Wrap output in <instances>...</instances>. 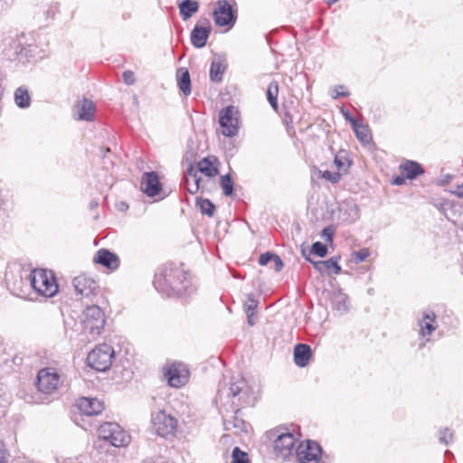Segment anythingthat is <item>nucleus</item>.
<instances>
[{
	"mask_svg": "<svg viewBox=\"0 0 463 463\" xmlns=\"http://www.w3.org/2000/svg\"><path fill=\"white\" fill-rule=\"evenodd\" d=\"M225 69L226 64L224 63V61L221 57H215L211 63L210 79L216 82L221 81Z\"/></svg>",
	"mask_w": 463,
	"mask_h": 463,
	"instance_id": "obj_29",
	"label": "nucleus"
},
{
	"mask_svg": "<svg viewBox=\"0 0 463 463\" xmlns=\"http://www.w3.org/2000/svg\"><path fill=\"white\" fill-rule=\"evenodd\" d=\"M27 402H39V401L36 400H26Z\"/></svg>",
	"mask_w": 463,
	"mask_h": 463,
	"instance_id": "obj_56",
	"label": "nucleus"
},
{
	"mask_svg": "<svg viewBox=\"0 0 463 463\" xmlns=\"http://www.w3.org/2000/svg\"><path fill=\"white\" fill-rule=\"evenodd\" d=\"M232 463H250L248 454L235 447L232 453Z\"/></svg>",
	"mask_w": 463,
	"mask_h": 463,
	"instance_id": "obj_38",
	"label": "nucleus"
},
{
	"mask_svg": "<svg viewBox=\"0 0 463 463\" xmlns=\"http://www.w3.org/2000/svg\"><path fill=\"white\" fill-rule=\"evenodd\" d=\"M12 44L15 47L14 55L16 56L22 52V48L20 47V43L16 40L12 41Z\"/></svg>",
	"mask_w": 463,
	"mask_h": 463,
	"instance_id": "obj_52",
	"label": "nucleus"
},
{
	"mask_svg": "<svg viewBox=\"0 0 463 463\" xmlns=\"http://www.w3.org/2000/svg\"><path fill=\"white\" fill-rule=\"evenodd\" d=\"M197 173L200 172L208 177H213L218 174V169L213 165L209 157H205L198 162Z\"/></svg>",
	"mask_w": 463,
	"mask_h": 463,
	"instance_id": "obj_33",
	"label": "nucleus"
},
{
	"mask_svg": "<svg viewBox=\"0 0 463 463\" xmlns=\"http://www.w3.org/2000/svg\"><path fill=\"white\" fill-rule=\"evenodd\" d=\"M240 409L237 408L235 413L238 414ZM245 422L243 420L239 419L237 415L234 416L232 420H225L224 426L226 430H231L232 428L236 429L237 431H242L244 429Z\"/></svg>",
	"mask_w": 463,
	"mask_h": 463,
	"instance_id": "obj_36",
	"label": "nucleus"
},
{
	"mask_svg": "<svg viewBox=\"0 0 463 463\" xmlns=\"http://www.w3.org/2000/svg\"><path fill=\"white\" fill-rule=\"evenodd\" d=\"M227 394L232 398V404L240 408L253 406L258 393L244 378H232Z\"/></svg>",
	"mask_w": 463,
	"mask_h": 463,
	"instance_id": "obj_2",
	"label": "nucleus"
},
{
	"mask_svg": "<svg viewBox=\"0 0 463 463\" xmlns=\"http://www.w3.org/2000/svg\"><path fill=\"white\" fill-rule=\"evenodd\" d=\"M177 428V420L167 414L165 411H159L152 417L153 431L163 438L173 436Z\"/></svg>",
	"mask_w": 463,
	"mask_h": 463,
	"instance_id": "obj_8",
	"label": "nucleus"
},
{
	"mask_svg": "<svg viewBox=\"0 0 463 463\" xmlns=\"http://www.w3.org/2000/svg\"><path fill=\"white\" fill-rule=\"evenodd\" d=\"M332 308L339 315L346 314L351 307L348 296L339 288L332 287L323 292Z\"/></svg>",
	"mask_w": 463,
	"mask_h": 463,
	"instance_id": "obj_12",
	"label": "nucleus"
},
{
	"mask_svg": "<svg viewBox=\"0 0 463 463\" xmlns=\"http://www.w3.org/2000/svg\"><path fill=\"white\" fill-rule=\"evenodd\" d=\"M405 183L404 176H396L392 180V184L395 185H402Z\"/></svg>",
	"mask_w": 463,
	"mask_h": 463,
	"instance_id": "obj_51",
	"label": "nucleus"
},
{
	"mask_svg": "<svg viewBox=\"0 0 463 463\" xmlns=\"http://www.w3.org/2000/svg\"><path fill=\"white\" fill-rule=\"evenodd\" d=\"M179 14L184 21L190 19L199 10V3L195 0H183L178 5Z\"/></svg>",
	"mask_w": 463,
	"mask_h": 463,
	"instance_id": "obj_24",
	"label": "nucleus"
},
{
	"mask_svg": "<svg viewBox=\"0 0 463 463\" xmlns=\"http://www.w3.org/2000/svg\"><path fill=\"white\" fill-rule=\"evenodd\" d=\"M258 307V301L255 299L253 294L247 296V302L245 304L246 315H255V309Z\"/></svg>",
	"mask_w": 463,
	"mask_h": 463,
	"instance_id": "obj_40",
	"label": "nucleus"
},
{
	"mask_svg": "<svg viewBox=\"0 0 463 463\" xmlns=\"http://www.w3.org/2000/svg\"><path fill=\"white\" fill-rule=\"evenodd\" d=\"M31 270L24 269L20 265L9 266L5 271V283L10 292L19 298H26L29 294V280L26 274Z\"/></svg>",
	"mask_w": 463,
	"mask_h": 463,
	"instance_id": "obj_3",
	"label": "nucleus"
},
{
	"mask_svg": "<svg viewBox=\"0 0 463 463\" xmlns=\"http://www.w3.org/2000/svg\"><path fill=\"white\" fill-rule=\"evenodd\" d=\"M296 439L290 432L279 434L274 439V452L278 458L286 459L294 449Z\"/></svg>",
	"mask_w": 463,
	"mask_h": 463,
	"instance_id": "obj_15",
	"label": "nucleus"
},
{
	"mask_svg": "<svg viewBox=\"0 0 463 463\" xmlns=\"http://www.w3.org/2000/svg\"><path fill=\"white\" fill-rule=\"evenodd\" d=\"M311 252L323 258L327 254V247L320 241H316L312 245Z\"/></svg>",
	"mask_w": 463,
	"mask_h": 463,
	"instance_id": "obj_41",
	"label": "nucleus"
},
{
	"mask_svg": "<svg viewBox=\"0 0 463 463\" xmlns=\"http://www.w3.org/2000/svg\"><path fill=\"white\" fill-rule=\"evenodd\" d=\"M165 375L170 386L179 388L188 382L189 370L182 363H173L165 369Z\"/></svg>",
	"mask_w": 463,
	"mask_h": 463,
	"instance_id": "obj_13",
	"label": "nucleus"
},
{
	"mask_svg": "<svg viewBox=\"0 0 463 463\" xmlns=\"http://www.w3.org/2000/svg\"><path fill=\"white\" fill-rule=\"evenodd\" d=\"M221 187L226 196L233 194V181L230 175H225L221 177Z\"/></svg>",
	"mask_w": 463,
	"mask_h": 463,
	"instance_id": "obj_37",
	"label": "nucleus"
},
{
	"mask_svg": "<svg viewBox=\"0 0 463 463\" xmlns=\"http://www.w3.org/2000/svg\"><path fill=\"white\" fill-rule=\"evenodd\" d=\"M435 319L436 317L434 313H426L423 315L422 318L419 320V335L423 338L419 345L420 348L425 346L426 342L430 341V339L426 337L430 336L436 330L437 324Z\"/></svg>",
	"mask_w": 463,
	"mask_h": 463,
	"instance_id": "obj_18",
	"label": "nucleus"
},
{
	"mask_svg": "<svg viewBox=\"0 0 463 463\" xmlns=\"http://www.w3.org/2000/svg\"><path fill=\"white\" fill-rule=\"evenodd\" d=\"M350 123L354 131L355 132L356 137L363 143H370L372 137L367 127H365L363 123L358 122L354 118H350Z\"/></svg>",
	"mask_w": 463,
	"mask_h": 463,
	"instance_id": "obj_30",
	"label": "nucleus"
},
{
	"mask_svg": "<svg viewBox=\"0 0 463 463\" xmlns=\"http://www.w3.org/2000/svg\"><path fill=\"white\" fill-rule=\"evenodd\" d=\"M332 99H337L339 98L348 97L350 95L346 87L344 85H336L330 90Z\"/></svg>",
	"mask_w": 463,
	"mask_h": 463,
	"instance_id": "obj_39",
	"label": "nucleus"
},
{
	"mask_svg": "<svg viewBox=\"0 0 463 463\" xmlns=\"http://www.w3.org/2000/svg\"><path fill=\"white\" fill-rule=\"evenodd\" d=\"M449 178H450V176H449V175H446L445 180H446V181H449Z\"/></svg>",
	"mask_w": 463,
	"mask_h": 463,
	"instance_id": "obj_58",
	"label": "nucleus"
},
{
	"mask_svg": "<svg viewBox=\"0 0 463 463\" xmlns=\"http://www.w3.org/2000/svg\"><path fill=\"white\" fill-rule=\"evenodd\" d=\"M177 86L184 95L191 94V79L189 71L186 68H179L176 71Z\"/></svg>",
	"mask_w": 463,
	"mask_h": 463,
	"instance_id": "obj_25",
	"label": "nucleus"
},
{
	"mask_svg": "<svg viewBox=\"0 0 463 463\" xmlns=\"http://www.w3.org/2000/svg\"><path fill=\"white\" fill-rule=\"evenodd\" d=\"M61 376L55 368L46 367L37 373L36 387L43 394H52L59 387Z\"/></svg>",
	"mask_w": 463,
	"mask_h": 463,
	"instance_id": "obj_7",
	"label": "nucleus"
},
{
	"mask_svg": "<svg viewBox=\"0 0 463 463\" xmlns=\"http://www.w3.org/2000/svg\"><path fill=\"white\" fill-rule=\"evenodd\" d=\"M94 261L110 269H118L119 264L118 256L106 249L97 251Z\"/></svg>",
	"mask_w": 463,
	"mask_h": 463,
	"instance_id": "obj_22",
	"label": "nucleus"
},
{
	"mask_svg": "<svg viewBox=\"0 0 463 463\" xmlns=\"http://www.w3.org/2000/svg\"><path fill=\"white\" fill-rule=\"evenodd\" d=\"M200 181L201 178L198 176L196 169L191 165L188 168L187 174L185 175V184L187 191L192 194H196L200 187Z\"/></svg>",
	"mask_w": 463,
	"mask_h": 463,
	"instance_id": "obj_28",
	"label": "nucleus"
},
{
	"mask_svg": "<svg viewBox=\"0 0 463 463\" xmlns=\"http://www.w3.org/2000/svg\"><path fill=\"white\" fill-rule=\"evenodd\" d=\"M73 287L76 294L81 298H89L96 294L98 285L97 282L86 275H80L73 279Z\"/></svg>",
	"mask_w": 463,
	"mask_h": 463,
	"instance_id": "obj_16",
	"label": "nucleus"
},
{
	"mask_svg": "<svg viewBox=\"0 0 463 463\" xmlns=\"http://www.w3.org/2000/svg\"><path fill=\"white\" fill-rule=\"evenodd\" d=\"M312 354V350L306 344H298L294 348V361L299 367L307 365Z\"/></svg>",
	"mask_w": 463,
	"mask_h": 463,
	"instance_id": "obj_23",
	"label": "nucleus"
},
{
	"mask_svg": "<svg viewBox=\"0 0 463 463\" xmlns=\"http://www.w3.org/2000/svg\"><path fill=\"white\" fill-rule=\"evenodd\" d=\"M322 453L320 445L313 440L301 443L297 450L300 463H318Z\"/></svg>",
	"mask_w": 463,
	"mask_h": 463,
	"instance_id": "obj_14",
	"label": "nucleus"
},
{
	"mask_svg": "<svg viewBox=\"0 0 463 463\" xmlns=\"http://www.w3.org/2000/svg\"><path fill=\"white\" fill-rule=\"evenodd\" d=\"M312 263L314 264V268L320 273L332 272L334 274H339L341 272V267L335 258L326 260L313 261Z\"/></svg>",
	"mask_w": 463,
	"mask_h": 463,
	"instance_id": "obj_26",
	"label": "nucleus"
},
{
	"mask_svg": "<svg viewBox=\"0 0 463 463\" xmlns=\"http://www.w3.org/2000/svg\"><path fill=\"white\" fill-rule=\"evenodd\" d=\"M353 255H354V262L360 263V262L365 260L367 257H369L370 251L368 249L364 248V249L359 250L358 251H354L353 253Z\"/></svg>",
	"mask_w": 463,
	"mask_h": 463,
	"instance_id": "obj_44",
	"label": "nucleus"
},
{
	"mask_svg": "<svg viewBox=\"0 0 463 463\" xmlns=\"http://www.w3.org/2000/svg\"><path fill=\"white\" fill-rule=\"evenodd\" d=\"M344 115H345V119H346V120H348V121L350 122V118H352V117H351V115L349 114V112H346V113H345Z\"/></svg>",
	"mask_w": 463,
	"mask_h": 463,
	"instance_id": "obj_55",
	"label": "nucleus"
},
{
	"mask_svg": "<svg viewBox=\"0 0 463 463\" xmlns=\"http://www.w3.org/2000/svg\"><path fill=\"white\" fill-rule=\"evenodd\" d=\"M95 110V104L88 99H83L74 107L75 118L82 121H93Z\"/></svg>",
	"mask_w": 463,
	"mask_h": 463,
	"instance_id": "obj_20",
	"label": "nucleus"
},
{
	"mask_svg": "<svg viewBox=\"0 0 463 463\" xmlns=\"http://www.w3.org/2000/svg\"><path fill=\"white\" fill-rule=\"evenodd\" d=\"M400 168L408 179H414L423 173L421 165L415 161H407L403 165H401Z\"/></svg>",
	"mask_w": 463,
	"mask_h": 463,
	"instance_id": "obj_31",
	"label": "nucleus"
},
{
	"mask_svg": "<svg viewBox=\"0 0 463 463\" xmlns=\"http://www.w3.org/2000/svg\"><path fill=\"white\" fill-rule=\"evenodd\" d=\"M277 254L271 253V252H265L261 254L259 258V264L260 266H266L269 262L273 260Z\"/></svg>",
	"mask_w": 463,
	"mask_h": 463,
	"instance_id": "obj_46",
	"label": "nucleus"
},
{
	"mask_svg": "<svg viewBox=\"0 0 463 463\" xmlns=\"http://www.w3.org/2000/svg\"><path fill=\"white\" fill-rule=\"evenodd\" d=\"M271 262L273 263L275 271L279 272L283 269L284 264L279 255H276Z\"/></svg>",
	"mask_w": 463,
	"mask_h": 463,
	"instance_id": "obj_49",
	"label": "nucleus"
},
{
	"mask_svg": "<svg viewBox=\"0 0 463 463\" xmlns=\"http://www.w3.org/2000/svg\"><path fill=\"white\" fill-rule=\"evenodd\" d=\"M342 175L338 171L332 172L329 170H326L322 174V177L332 184H337L341 180Z\"/></svg>",
	"mask_w": 463,
	"mask_h": 463,
	"instance_id": "obj_42",
	"label": "nucleus"
},
{
	"mask_svg": "<svg viewBox=\"0 0 463 463\" xmlns=\"http://www.w3.org/2000/svg\"><path fill=\"white\" fill-rule=\"evenodd\" d=\"M197 205L203 214L212 217L215 211L214 204L209 199H200L197 201Z\"/></svg>",
	"mask_w": 463,
	"mask_h": 463,
	"instance_id": "obj_35",
	"label": "nucleus"
},
{
	"mask_svg": "<svg viewBox=\"0 0 463 463\" xmlns=\"http://www.w3.org/2000/svg\"><path fill=\"white\" fill-rule=\"evenodd\" d=\"M253 317H254V315H247V321L250 326H254V324H255V320H254Z\"/></svg>",
	"mask_w": 463,
	"mask_h": 463,
	"instance_id": "obj_53",
	"label": "nucleus"
},
{
	"mask_svg": "<svg viewBox=\"0 0 463 463\" xmlns=\"http://www.w3.org/2000/svg\"><path fill=\"white\" fill-rule=\"evenodd\" d=\"M9 453L3 441L0 440V463H7Z\"/></svg>",
	"mask_w": 463,
	"mask_h": 463,
	"instance_id": "obj_48",
	"label": "nucleus"
},
{
	"mask_svg": "<svg viewBox=\"0 0 463 463\" xmlns=\"http://www.w3.org/2000/svg\"><path fill=\"white\" fill-rule=\"evenodd\" d=\"M201 23L203 24H197L191 32V43L195 48L204 47L212 32L210 22L207 19Z\"/></svg>",
	"mask_w": 463,
	"mask_h": 463,
	"instance_id": "obj_17",
	"label": "nucleus"
},
{
	"mask_svg": "<svg viewBox=\"0 0 463 463\" xmlns=\"http://www.w3.org/2000/svg\"><path fill=\"white\" fill-rule=\"evenodd\" d=\"M141 189L149 197L157 195L162 190L158 175L153 171L144 173L141 180Z\"/></svg>",
	"mask_w": 463,
	"mask_h": 463,
	"instance_id": "obj_19",
	"label": "nucleus"
},
{
	"mask_svg": "<svg viewBox=\"0 0 463 463\" xmlns=\"http://www.w3.org/2000/svg\"><path fill=\"white\" fill-rule=\"evenodd\" d=\"M153 283L158 292L167 297H184L193 291L187 273L182 268L173 265L161 268Z\"/></svg>",
	"mask_w": 463,
	"mask_h": 463,
	"instance_id": "obj_1",
	"label": "nucleus"
},
{
	"mask_svg": "<svg viewBox=\"0 0 463 463\" xmlns=\"http://www.w3.org/2000/svg\"><path fill=\"white\" fill-rule=\"evenodd\" d=\"M14 102L21 109L29 108L31 105V96L26 87L21 86L14 91Z\"/></svg>",
	"mask_w": 463,
	"mask_h": 463,
	"instance_id": "obj_32",
	"label": "nucleus"
},
{
	"mask_svg": "<svg viewBox=\"0 0 463 463\" xmlns=\"http://www.w3.org/2000/svg\"><path fill=\"white\" fill-rule=\"evenodd\" d=\"M77 405L79 410L88 416L97 415L104 410L103 402L96 398L82 397L79 399Z\"/></svg>",
	"mask_w": 463,
	"mask_h": 463,
	"instance_id": "obj_21",
	"label": "nucleus"
},
{
	"mask_svg": "<svg viewBox=\"0 0 463 463\" xmlns=\"http://www.w3.org/2000/svg\"><path fill=\"white\" fill-rule=\"evenodd\" d=\"M452 193L458 197L463 198V184L461 185H457Z\"/></svg>",
	"mask_w": 463,
	"mask_h": 463,
	"instance_id": "obj_50",
	"label": "nucleus"
},
{
	"mask_svg": "<svg viewBox=\"0 0 463 463\" xmlns=\"http://www.w3.org/2000/svg\"><path fill=\"white\" fill-rule=\"evenodd\" d=\"M214 23L218 26L232 27L237 20V12L226 0L217 2L216 7L213 12Z\"/></svg>",
	"mask_w": 463,
	"mask_h": 463,
	"instance_id": "obj_10",
	"label": "nucleus"
},
{
	"mask_svg": "<svg viewBox=\"0 0 463 463\" xmlns=\"http://www.w3.org/2000/svg\"><path fill=\"white\" fill-rule=\"evenodd\" d=\"M439 441L445 445H449L453 439V433L448 429L439 431Z\"/></svg>",
	"mask_w": 463,
	"mask_h": 463,
	"instance_id": "obj_43",
	"label": "nucleus"
},
{
	"mask_svg": "<svg viewBox=\"0 0 463 463\" xmlns=\"http://www.w3.org/2000/svg\"><path fill=\"white\" fill-rule=\"evenodd\" d=\"M83 316L85 331L90 332L92 336L99 335L105 325V316L102 309L96 305H92L85 309Z\"/></svg>",
	"mask_w": 463,
	"mask_h": 463,
	"instance_id": "obj_9",
	"label": "nucleus"
},
{
	"mask_svg": "<svg viewBox=\"0 0 463 463\" xmlns=\"http://www.w3.org/2000/svg\"><path fill=\"white\" fill-rule=\"evenodd\" d=\"M351 165L352 161L350 160L346 150L342 149L335 156L334 165L341 175L346 174Z\"/></svg>",
	"mask_w": 463,
	"mask_h": 463,
	"instance_id": "obj_27",
	"label": "nucleus"
},
{
	"mask_svg": "<svg viewBox=\"0 0 463 463\" xmlns=\"http://www.w3.org/2000/svg\"><path fill=\"white\" fill-rule=\"evenodd\" d=\"M123 80L128 85H133L136 81L134 72L131 71H126L123 72Z\"/></svg>",
	"mask_w": 463,
	"mask_h": 463,
	"instance_id": "obj_47",
	"label": "nucleus"
},
{
	"mask_svg": "<svg viewBox=\"0 0 463 463\" xmlns=\"http://www.w3.org/2000/svg\"><path fill=\"white\" fill-rule=\"evenodd\" d=\"M449 178H450V176H449V175H446L445 180H446V181H449Z\"/></svg>",
	"mask_w": 463,
	"mask_h": 463,
	"instance_id": "obj_57",
	"label": "nucleus"
},
{
	"mask_svg": "<svg viewBox=\"0 0 463 463\" xmlns=\"http://www.w3.org/2000/svg\"><path fill=\"white\" fill-rule=\"evenodd\" d=\"M26 279L29 280L30 289L33 288L36 293L44 297H52L58 290V286L52 275H48L43 269L31 270L26 274Z\"/></svg>",
	"mask_w": 463,
	"mask_h": 463,
	"instance_id": "obj_4",
	"label": "nucleus"
},
{
	"mask_svg": "<svg viewBox=\"0 0 463 463\" xmlns=\"http://www.w3.org/2000/svg\"><path fill=\"white\" fill-rule=\"evenodd\" d=\"M334 233L335 229L332 226H327L323 229L321 232V237L326 241L331 242L333 241Z\"/></svg>",
	"mask_w": 463,
	"mask_h": 463,
	"instance_id": "obj_45",
	"label": "nucleus"
},
{
	"mask_svg": "<svg viewBox=\"0 0 463 463\" xmlns=\"http://www.w3.org/2000/svg\"><path fill=\"white\" fill-rule=\"evenodd\" d=\"M278 93H279V85L276 81H272L269 83V88L267 90V99L270 106L274 109H278Z\"/></svg>",
	"mask_w": 463,
	"mask_h": 463,
	"instance_id": "obj_34",
	"label": "nucleus"
},
{
	"mask_svg": "<svg viewBox=\"0 0 463 463\" xmlns=\"http://www.w3.org/2000/svg\"><path fill=\"white\" fill-rule=\"evenodd\" d=\"M114 354L109 345H99L89 353L87 364L96 371L105 372L111 366Z\"/></svg>",
	"mask_w": 463,
	"mask_h": 463,
	"instance_id": "obj_5",
	"label": "nucleus"
},
{
	"mask_svg": "<svg viewBox=\"0 0 463 463\" xmlns=\"http://www.w3.org/2000/svg\"><path fill=\"white\" fill-rule=\"evenodd\" d=\"M97 206H98V202H97V201H94V200H93V201H91V202L90 203V208H95V207H97Z\"/></svg>",
	"mask_w": 463,
	"mask_h": 463,
	"instance_id": "obj_54",
	"label": "nucleus"
},
{
	"mask_svg": "<svg viewBox=\"0 0 463 463\" xmlns=\"http://www.w3.org/2000/svg\"><path fill=\"white\" fill-rule=\"evenodd\" d=\"M238 111L230 106L220 112L219 123L222 128V133L225 137H234L239 130Z\"/></svg>",
	"mask_w": 463,
	"mask_h": 463,
	"instance_id": "obj_11",
	"label": "nucleus"
},
{
	"mask_svg": "<svg viewBox=\"0 0 463 463\" xmlns=\"http://www.w3.org/2000/svg\"><path fill=\"white\" fill-rule=\"evenodd\" d=\"M99 436L117 448L128 446L130 442V436L116 422L101 424L99 428Z\"/></svg>",
	"mask_w": 463,
	"mask_h": 463,
	"instance_id": "obj_6",
	"label": "nucleus"
}]
</instances>
